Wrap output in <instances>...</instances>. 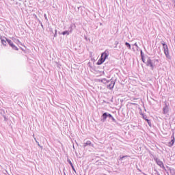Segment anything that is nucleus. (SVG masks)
Masks as SVG:
<instances>
[{
    "label": "nucleus",
    "mask_w": 175,
    "mask_h": 175,
    "mask_svg": "<svg viewBox=\"0 0 175 175\" xmlns=\"http://www.w3.org/2000/svg\"><path fill=\"white\" fill-rule=\"evenodd\" d=\"M163 44V49L164 50V54L166 57V58H167L168 59H171V57L170 55L169 54V47H167V44H165V43H162Z\"/></svg>",
    "instance_id": "obj_1"
},
{
    "label": "nucleus",
    "mask_w": 175,
    "mask_h": 175,
    "mask_svg": "<svg viewBox=\"0 0 175 175\" xmlns=\"http://www.w3.org/2000/svg\"><path fill=\"white\" fill-rule=\"evenodd\" d=\"M146 66H150L151 69H154V63L152 62V60L151 59L148 58L146 62Z\"/></svg>",
    "instance_id": "obj_2"
},
{
    "label": "nucleus",
    "mask_w": 175,
    "mask_h": 175,
    "mask_svg": "<svg viewBox=\"0 0 175 175\" xmlns=\"http://www.w3.org/2000/svg\"><path fill=\"white\" fill-rule=\"evenodd\" d=\"M7 42H8V43L10 44V46L12 47V49H13L14 50H16V51L18 50V48H17V46H16V45H14V44H13V42H12V40H7Z\"/></svg>",
    "instance_id": "obj_3"
},
{
    "label": "nucleus",
    "mask_w": 175,
    "mask_h": 175,
    "mask_svg": "<svg viewBox=\"0 0 175 175\" xmlns=\"http://www.w3.org/2000/svg\"><path fill=\"white\" fill-rule=\"evenodd\" d=\"M171 142L168 144V147H172V146L174 144L175 142V138H174V134L172 135L171 137Z\"/></svg>",
    "instance_id": "obj_4"
},
{
    "label": "nucleus",
    "mask_w": 175,
    "mask_h": 175,
    "mask_svg": "<svg viewBox=\"0 0 175 175\" xmlns=\"http://www.w3.org/2000/svg\"><path fill=\"white\" fill-rule=\"evenodd\" d=\"M107 57H109V53H107V51H105L103 52L102 54H101V58L103 59H104L105 61H106V58H107Z\"/></svg>",
    "instance_id": "obj_5"
},
{
    "label": "nucleus",
    "mask_w": 175,
    "mask_h": 175,
    "mask_svg": "<svg viewBox=\"0 0 175 175\" xmlns=\"http://www.w3.org/2000/svg\"><path fill=\"white\" fill-rule=\"evenodd\" d=\"M169 112V107L167 105H165L164 108H163V114H166Z\"/></svg>",
    "instance_id": "obj_6"
},
{
    "label": "nucleus",
    "mask_w": 175,
    "mask_h": 175,
    "mask_svg": "<svg viewBox=\"0 0 175 175\" xmlns=\"http://www.w3.org/2000/svg\"><path fill=\"white\" fill-rule=\"evenodd\" d=\"M116 84V83H114V81H111L109 85H108V88L109 90H112V88H114V85Z\"/></svg>",
    "instance_id": "obj_7"
},
{
    "label": "nucleus",
    "mask_w": 175,
    "mask_h": 175,
    "mask_svg": "<svg viewBox=\"0 0 175 175\" xmlns=\"http://www.w3.org/2000/svg\"><path fill=\"white\" fill-rule=\"evenodd\" d=\"M103 62H105L104 59H103V57H100L97 62V65H102Z\"/></svg>",
    "instance_id": "obj_8"
},
{
    "label": "nucleus",
    "mask_w": 175,
    "mask_h": 175,
    "mask_svg": "<svg viewBox=\"0 0 175 175\" xmlns=\"http://www.w3.org/2000/svg\"><path fill=\"white\" fill-rule=\"evenodd\" d=\"M157 165H159V166H160V167H164L163 163L161 161H157Z\"/></svg>",
    "instance_id": "obj_9"
},
{
    "label": "nucleus",
    "mask_w": 175,
    "mask_h": 175,
    "mask_svg": "<svg viewBox=\"0 0 175 175\" xmlns=\"http://www.w3.org/2000/svg\"><path fill=\"white\" fill-rule=\"evenodd\" d=\"M102 117H103V121H106V119L107 118V113H104L102 115Z\"/></svg>",
    "instance_id": "obj_10"
},
{
    "label": "nucleus",
    "mask_w": 175,
    "mask_h": 175,
    "mask_svg": "<svg viewBox=\"0 0 175 175\" xmlns=\"http://www.w3.org/2000/svg\"><path fill=\"white\" fill-rule=\"evenodd\" d=\"M67 161H68V163H70L72 170H75V167L73 166V163H72V161H70V159H68Z\"/></svg>",
    "instance_id": "obj_11"
},
{
    "label": "nucleus",
    "mask_w": 175,
    "mask_h": 175,
    "mask_svg": "<svg viewBox=\"0 0 175 175\" xmlns=\"http://www.w3.org/2000/svg\"><path fill=\"white\" fill-rule=\"evenodd\" d=\"M87 146H91V141H88L86 143L83 144L84 147H87Z\"/></svg>",
    "instance_id": "obj_12"
},
{
    "label": "nucleus",
    "mask_w": 175,
    "mask_h": 175,
    "mask_svg": "<svg viewBox=\"0 0 175 175\" xmlns=\"http://www.w3.org/2000/svg\"><path fill=\"white\" fill-rule=\"evenodd\" d=\"M142 61L145 64L146 60L144 59V56H143V52L141 51Z\"/></svg>",
    "instance_id": "obj_13"
},
{
    "label": "nucleus",
    "mask_w": 175,
    "mask_h": 175,
    "mask_svg": "<svg viewBox=\"0 0 175 175\" xmlns=\"http://www.w3.org/2000/svg\"><path fill=\"white\" fill-rule=\"evenodd\" d=\"M125 44L128 47L129 50H131V44L126 42Z\"/></svg>",
    "instance_id": "obj_14"
},
{
    "label": "nucleus",
    "mask_w": 175,
    "mask_h": 175,
    "mask_svg": "<svg viewBox=\"0 0 175 175\" xmlns=\"http://www.w3.org/2000/svg\"><path fill=\"white\" fill-rule=\"evenodd\" d=\"M146 121H147L149 126H151V121H150V120L147 119V118H145Z\"/></svg>",
    "instance_id": "obj_15"
},
{
    "label": "nucleus",
    "mask_w": 175,
    "mask_h": 175,
    "mask_svg": "<svg viewBox=\"0 0 175 175\" xmlns=\"http://www.w3.org/2000/svg\"><path fill=\"white\" fill-rule=\"evenodd\" d=\"M1 43H2V44H3L4 46H6V40H1Z\"/></svg>",
    "instance_id": "obj_16"
},
{
    "label": "nucleus",
    "mask_w": 175,
    "mask_h": 175,
    "mask_svg": "<svg viewBox=\"0 0 175 175\" xmlns=\"http://www.w3.org/2000/svg\"><path fill=\"white\" fill-rule=\"evenodd\" d=\"M62 35H69V31H65L62 33Z\"/></svg>",
    "instance_id": "obj_17"
},
{
    "label": "nucleus",
    "mask_w": 175,
    "mask_h": 175,
    "mask_svg": "<svg viewBox=\"0 0 175 175\" xmlns=\"http://www.w3.org/2000/svg\"><path fill=\"white\" fill-rule=\"evenodd\" d=\"M107 117H109V118H112V120H114V118L113 117V116H111V114L108 113L107 114Z\"/></svg>",
    "instance_id": "obj_18"
},
{
    "label": "nucleus",
    "mask_w": 175,
    "mask_h": 175,
    "mask_svg": "<svg viewBox=\"0 0 175 175\" xmlns=\"http://www.w3.org/2000/svg\"><path fill=\"white\" fill-rule=\"evenodd\" d=\"M143 118H144V120H146V118H145L144 116H143Z\"/></svg>",
    "instance_id": "obj_19"
},
{
    "label": "nucleus",
    "mask_w": 175,
    "mask_h": 175,
    "mask_svg": "<svg viewBox=\"0 0 175 175\" xmlns=\"http://www.w3.org/2000/svg\"><path fill=\"white\" fill-rule=\"evenodd\" d=\"M126 156L123 157L122 158H125Z\"/></svg>",
    "instance_id": "obj_20"
}]
</instances>
